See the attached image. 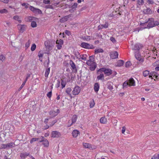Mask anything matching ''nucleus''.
Returning <instances> with one entry per match:
<instances>
[{
  "instance_id": "nucleus-1",
  "label": "nucleus",
  "mask_w": 159,
  "mask_h": 159,
  "mask_svg": "<svg viewBox=\"0 0 159 159\" xmlns=\"http://www.w3.org/2000/svg\"><path fill=\"white\" fill-rule=\"evenodd\" d=\"M148 22V25H147V28L148 29L152 28L156 25H158L159 24V22L157 21H154V19L153 18H149L148 21H147L144 23H141L140 25H143L145 23ZM145 28H147L145 27Z\"/></svg>"
},
{
  "instance_id": "nucleus-2",
  "label": "nucleus",
  "mask_w": 159,
  "mask_h": 159,
  "mask_svg": "<svg viewBox=\"0 0 159 159\" xmlns=\"http://www.w3.org/2000/svg\"><path fill=\"white\" fill-rule=\"evenodd\" d=\"M80 46L82 48L86 49H92L94 48V47L93 45L84 42L81 43Z\"/></svg>"
},
{
  "instance_id": "nucleus-3",
  "label": "nucleus",
  "mask_w": 159,
  "mask_h": 159,
  "mask_svg": "<svg viewBox=\"0 0 159 159\" xmlns=\"http://www.w3.org/2000/svg\"><path fill=\"white\" fill-rule=\"evenodd\" d=\"M75 55L77 59H81L84 61L86 60L87 55L86 54L81 55L79 52H77V53H76L75 54Z\"/></svg>"
},
{
  "instance_id": "nucleus-4",
  "label": "nucleus",
  "mask_w": 159,
  "mask_h": 159,
  "mask_svg": "<svg viewBox=\"0 0 159 159\" xmlns=\"http://www.w3.org/2000/svg\"><path fill=\"white\" fill-rule=\"evenodd\" d=\"M80 88L78 86H76L74 88L72 91V93L73 95H78L80 92Z\"/></svg>"
},
{
  "instance_id": "nucleus-5",
  "label": "nucleus",
  "mask_w": 159,
  "mask_h": 159,
  "mask_svg": "<svg viewBox=\"0 0 159 159\" xmlns=\"http://www.w3.org/2000/svg\"><path fill=\"white\" fill-rule=\"evenodd\" d=\"M57 44V47L58 49H60L62 48V45L63 44V41L62 40L60 39L57 40L56 42Z\"/></svg>"
},
{
  "instance_id": "nucleus-6",
  "label": "nucleus",
  "mask_w": 159,
  "mask_h": 159,
  "mask_svg": "<svg viewBox=\"0 0 159 159\" xmlns=\"http://www.w3.org/2000/svg\"><path fill=\"white\" fill-rule=\"evenodd\" d=\"M17 28L18 30L22 33H23L25 30L26 25H18Z\"/></svg>"
},
{
  "instance_id": "nucleus-7",
  "label": "nucleus",
  "mask_w": 159,
  "mask_h": 159,
  "mask_svg": "<svg viewBox=\"0 0 159 159\" xmlns=\"http://www.w3.org/2000/svg\"><path fill=\"white\" fill-rule=\"evenodd\" d=\"M94 57L93 56H92L89 57V59L86 62V64L88 65H91L92 64L96 63L94 61Z\"/></svg>"
},
{
  "instance_id": "nucleus-8",
  "label": "nucleus",
  "mask_w": 159,
  "mask_h": 159,
  "mask_svg": "<svg viewBox=\"0 0 159 159\" xmlns=\"http://www.w3.org/2000/svg\"><path fill=\"white\" fill-rule=\"evenodd\" d=\"M42 139L39 141L40 142H43L42 143L45 147H48L49 145V142L46 139H44L43 137L41 136Z\"/></svg>"
},
{
  "instance_id": "nucleus-9",
  "label": "nucleus",
  "mask_w": 159,
  "mask_h": 159,
  "mask_svg": "<svg viewBox=\"0 0 159 159\" xmlns=\"http://www.w3.org/2000/svg\"><path fill=\"white\" fill-rule=\"evenodd\" d=\"M61 136L60 132L57 131H53L51 134V137L53 138H58Z\"/></svg>"
},
{
  "instance_id": "nucleus-10",
  "label": "nucleus",
  "mask_w": 159,
  "mask_h": 159,
  "mask_svg": "<svg viewBox=\"0 0 159 159\" xmlns=\"http://www.w3.org/2000/svg\"><path fill=\"white\" fill-rule=\"evenodd\" d=\"M70 64L74 72H77V70L76 68L74 62L72 60H70Z\"/></svg>"
},
{
  "instance_id": "nucleus-11",
  "label": "nucleus",
  "mask_w": 159,
  "mask_h": 159,
  "mask_svg": "<svg viewBox=\"0 0 159 159\" xmlns=\"http://www.w3.org/2000/svg\"><path fill=\"white\" fill-rule=\"evenodd\" d=\"M143 46L140 43H137L134 45L133 49L135 50L139 51L140 48H142Z\"/></svg>"
},
{
  "instance_id": "nucleus-12",
  "label": "nucleus",
  "mask_w": 159,
  "mask_h": 159,
  "mask_svg": "<svg viewBox=\"0 0 159 159\" xmlns=\"http://www.w3.org/2000/svg\"><path fill=\"white\" fill-rule=\"evenodd\" d=\"M118 54L116 51H114L111 54L110 57L112 59H115L118 57Z\"/></svg>"
},
{
  "instance_id": "nucleus-13",
  "label": "nucleus",
  "mask_w": 159,
  "mask_h": 159,
  "mask_svg": "<svg viewBox=\"0 0 159 159\" xmlns=\"http://www.w3.org/2000/svg\"><path fill=\"white\" fill-rule=\"evenodd\" d=\"M141 55L139 52H138L137 54H135V57L136 58L139 60L141 62L143 61V60L141 58Z\"/></svg>"
},
{
  "instance_id": "nucleus-14",
  "label": "nucleus",
  "mask_w": 159,
  "mask_h": 159,
  "mask_svg": "<svg viewBox=\"0 0 159 159\" xmlns=\"http://www.w3.org/2000/svg\"><path fill=\"white\" fill-rule=\"evenodd\" d=\"M77 116L75 115H73L72 116V119H71V121H72V123L69 125H68L67 127H70V126L73 123H75L77 120Z\"/></svg>"
},
{
  "instance_id": "nucleus-15",
  "label": "nucleus",
  "mask_w": 159,
  "mask_h": 159,
  "mask_svg": "<svg viewBox=\"0 0 159 159\" xmlns=\"http://www.w3.org/2000/svg\"><path fill=\"white\" fill-rule=\"evenodd\" d=\"M128 83L129 84V86H134L135 85V82L134 79L131 78H130L128 81Z\"/></svg>"
},
{
  "instance_id": "nucleus-16",
  "label": "nucleus",
  "mask_w": 159,
  "mask_h": 159,
  "mask_svg": "<svg viewBox=\"0 0 159 159\" xmlns=\"http://www.w3.org/2000/svg\"><path fill=\"white\" fill-rule=\"evenodd\" d=\"M104 74L107 76H109L112 73V70L109 69H105L104 72Z\"/></svg>"
},
{
  "instance_id": "nucleus-17",
  "label": "nucleus",
  "mask_w": 159,
  "mask_h": 159,
  "mask_svg": "<svg viewBox=\"0 0 159 159\" xmlns=\"http://www.w3.org/2000/svg\"><path fill=\"white\" fill-rule=\"evenodd\" d=\"M157 73L155 72H151L149 75V78H152V77H155L156 79H158V76L156 75Z\"/></svg>"
},
{
  "instance_id": "nucleus-18",
  "label": "nucleus",
  "mask_w": 159,
  "mask_h": 159,
  "mask_svg": "<svg viewBox=\"0 0 159 159\" xmlns=\"http://www.w3.org/2000/svg\"><path fill=\"white\" fill-rule=\"evenodd\" d=\"M143 12L145 14H149L152 13V11L149 8H147L146 9L143 10Z\"/></svg>"
},
{
  "instance_id": "nucleus-19",
  "label": "nucleus",
  "mask_w": 159,
  "mask_h": 159,
  "mask_svg": "<svg viewBox=\"0 0 159 159\" xmlns=\"http://www.w3.org/2000/svg\"><path fill=\"white\" fill-rule=\"evenodd\" d=\"M90 66L89 69L91 71L94 70L97 67V64L96 63H94L92 64L91 65H89Z\"/></svg>"
},
{
  "instance_id": "nucleus-20",
  "label": "nucleus",
  "mask_w": 159,
  "mask_h": 159,
  "mask_svg": "<svg viewBox=\"0 0 159 159\" xmlns=\"http://www.w3.org/2000/svg\"><path fill=\"white\" fill-rule=\"evenodd\" d=\"M99 88V84L98 83H95L94 86V91L96 93L98 92Z\"/></svg>"
},
{
  "instance_id": "nucleus-21",
  "label": "nucleus",
  "mask_w": 159,
  "mask_h": 159,
  "mask_svg": "<svg viewBox=\"0 0 159 159\" xmlns=\"http://www.w3.org/2000/svg\"><path fill=\"white\" fill-rule=\"evenodd\" d=\"M49 114L51 115V118H53L57 115V113L56 111H50L49 113Z\"/></svg>"
},
{
  "instance_id": "nucleus-22",
  "label": "nucleus",
  "mask_w": 159,
  "mask_h": 159,
  "mask_svg": "<svg viewBox=\"0 0 159 159\" xmlns=\"http://www.w3.org/2000/svg\"><path fill=\"white\" fill-rule=\"evenodd\" d=\"M79 133L80 132L79 131L77 130H74L72 132V136L76 138L78 136Z\"/></svg>"
},
{
  "instance_id": "nucleus-23",
  "label": "nucleus",
  "mask_w": 159,
  "mask_h": 159,
  "mask_svg": "<svg viewBox=\"0 0 159 159\" xmlns=\"http://www.w3.org/2000/svg\"><path fill=\"white\" fill-rule=\"evenodd\" d=\"M29 154V153H28L26 152L21 153L20 154V157L21 158L25 159L27 156H28Z\"/></svg>"
},
{
  "instance_id": "nucleus-24",
  "label": "nucleus",
  "mask_w": 159,
  "mask_h": 159,
  "mask_svg": "<svg viewBox=\"0 0 159 159\" xmlns=\"http://www.w3.org/2000/svg\"><path fill=\"white\" fill-rule=\"evenodd\" d=\"M107 88L110 90H112L113 89V83L110 81H109L107 83Z\"/></svg>"
},
{
  "instance_id": "nucleus-25",
  "label": "nucleus",
  "mask_w": 159,
  "mask_h": 159,
  "mask_svg": "<svg viewBox=\"0 0 159 159\" xmlns=\"http://www.w3.org/2000/svg\"><path fill=\"white\" fill-rule=\"evenodd\" d=\"M44 44L47 49L49 51H50L52 49V46L49 44L48 42H45Z\"/></svg>"
},
{
  "instance_id": "nucleus-26",
  "label": "nucleus",
  "mask_w": 159,
  "mask_h": 159,
  "mask_svg": "<svg viewBox=\"0 0 159 159\" xmlns=\"http://www.w3.org/2000/svg\"><path fill=\"white\" fill-rule=\"evenodd\" d=\"M124 63V61L122 60H119L118 61L116 66H121L123 65Z\"/></svg>"
},
{
  "instance_id": "nucleus-27",
  "label": "nucleus",
  "mask_w": 159,
  "mask_h": 159,
  "mask_svg": "<svg viewBox=\"0 0 159 159\" xmlns=\"http://www.w3.org/2000/svg\"><path fill=\"white\" fill-rule=\"evenodd\" d=\"M71 91V89L70 88H68L66 90V92L69 95L70 97L71 98H72V96H71V94L70 93V92Z\"/></svg>"
},
{
  "instance_id": "nucleus-28",
  "label": "nucleus",
  "mask_w": 159,
  "mask_h": 159,
  "mask_svg": "<svg viewBox=\"0 0 159 159\" xmlns=\"http://www.w3.org/2000/svg\"><path fill=\"white\" fill-rule=\"evenodd\" d=\"M103 52V50L102 48L96 49L95 50L94 52L95 54L99 53H102Z\"/></svg>"
},
{
  "instance_id": "nucleus-29",
  "label": "nucleus",
  "mask_w": 159,
  "mask_h": 159,
  "mask_svg": "<svg viewBox=\"0 0 159 159\" xmlns=\"http://www.w3.org/2000/svg\"><path fill=\"white\" fill-rule=\"evenodd\" d=\"M97 79L98 80H103L104 79V74L102 73L100 75L97 76Z\"/></svg>"
},
{
  "instance_id": "nucleus-30",
  "label": "nucleus",
  "mask_w": 159,
  "mask_h": 159,
  "mask_svg": "<svg viewBox=\"0 0 159 159\" xmlns=\"http://www.w3.org/2000/svg\"><path fill=\"white\" fill-rule=\"evenodd\" d=\"M107 122L106 119L104 117H102L100 119V122L101 123L105 124Z\"/></svg>"
},
{
  "instance_id": "nucleus-31",
  "label": "nucleus",
  "mask_w": 159,
  "mask_h": 159,
  "mask_svg": "<svg viewBox=\"0 0 159 159\" xmlns=\"http://www.w3.org/2000/svg\"><path fill=\"white\" fill-rule=\"evenodd\" d=\"M7 144L8 148H14L15 147V145L12 142Z\"/></svg>"
},
{
  "instance_id": "nucleus-32",
  "label": "nucleus",
  "mask_w": 159,
  "mask_h": 159,
  "mask_svg": "<svg viewBox=\"0 0 159 159\" xmlns=\"http://www.w3.org/2000/svg\"><path fill=\"white\" fill-rule=\"evenodd\" d=\"M68 20V19L66 16H65L61 19L60 20V22H64L67 21Z\"/></svg>"
},
{
  "instance_id": "nucleus-33",
  "label": "nucleus",
  "mask_w": 159,
  "mask_h": 159,
  "mask_svg": "<svg viewBox=\"0 0 159 159\" xmlns=\"http://www.w3.org/2000/svg\"><path fill=\"white\" fill-rule=\"evenodd\" d=\"M61 88L63 89L64 88L66 85L65 81H64L62 79H61Z\"/></svg>"
},
{
  "instance_id": "nucleus-34",
  "label": "nucleus",
  "mask_w": 159,
  "mask_h": 159,
  "mask_svg": "<svg viewBox=\"0 0 159 159\" xmlns=\"http://www.w3.org/2000/svg\"><path fill=\"white\" fill-rule=\"evenodd\" d=\"M50 70V67L46 69V71L45 74V76L46 77H47L49 73Z\"/></svg>"
},
{
  "instance_id": "nucleus-35",
  "label": "nucleus",
  "mask_w": 159,
  "mask_h": 159,
  "mask_svg": "<svg viewBox=\"0 0 159 159\" xmlns=\"http://www.w3.org/2000/svg\"><path fill=\"white\" fill-rule=\"evenodd\" d=\"M13 18L15 20L18 21L20 23L21 22V20H19V17L18 16L16 15L14 16Z\"/></svg>"
},
{
  "instance_id": "nucleus-36",
  "label": "nucleus",
  "mask_w": 159,
  "mask_h": 159,
  "mask_svg": "<svg viewBox=\"0 0 159 159\" xmlns=\"http://www.w3.org/2000/svg\"><path fill=\"white\" fill-rule=\"evenodd\" d=\"M149 72L148 70H146L143 72V75L144 77L147 76L148 75H149Z\"/></svg>"
},
{
  "instance_id": "nucleus-37",
  "label": "nucleus",
  "mask_w": 159,
  "mask_h": 159,
  "mask_svg": "<svg viewBox=\"0 0 159 159\" xmlns=\"http://www.w3.org/2000/svg\"><path fill=\"white\" fill-rule=\"evenodd\" d=\"M78 5V4L77 3H75L74 5L71 6L70 8H71L72 9H74L73 11H75L76 10V8L77 7Z\"/></svg>"
},
{
  "instance_id": "nucleus-38",
  "label": "nucleus",
  "mask_w": 159,
  "mask_h": 159,
  "mask_svg": "<svg viewBox=\"0 0 159 159\" xmlns=\"http://www.w3.org/2000/svg\"><path fill=\"white\" fill-rule=\"evenodd\" d=\"M39 139V138H33L31 139L30 140V143H32L33 142L37 141Z\"/></svg>"
},
{
  "instance_id": "nucleus-39",
  "label": "nucleus",
  "mask_w": 159,
  "mask_h": 159,
  "mask_svg": "<svg viewBox=\"0 0 159 159\" xmlns=\"http://www.w3.org/2000/svg\"><path fill=\"white\" fill-rule=\"evenodd\" d=\"M83 145L84 147L86 148H90V145L88 143H84L83 144Z\"/></svg>"
},
{
  "instance_id": "nucleus-40",
  "label": "nucleus",
  "mask_w": 159,
  "mask_h": 159,
  "mask_svg": "<svg viewBox=\"0 0 159 159\" xmlns=\"http://www.w3.org/2000/svg\"><path fill=\"white\" fill-rule=\"evenodd\" d=\"M35 14H41L42 13L41 11L39 9L36 8L34 12Z\"/></svg>"
},
{
  "instance_id": "nucleus-41",
  "label": "nucleus",
  "mask_w": 159,
  "mask_h": 159,
  "mask_svg": "<svg viewBox=\"0 0 159 159\" xmlns=\"http://www.w3.org/2000/svg\"><path fill=\"white\" fill-rule=\"evenodd\" d=\"M105 69V68H102L100 69H99L98 70H97V74H99V72H101V73H102V72H104Z\"/></svg>"
},
{
  "instance_id": "nucleus-42",
  "label": "nucleus",
  "mask_w": 159,
  "mask_h": 159,
  "mask_svg": "<svg viewBox=\"0 0 159 159\" xmlns=\"http://www.w3.org/2000/svg\"><path fill=\"white\" fill-rule=\"evenodd\" d=\"M36 48V45L35 44L33 43L32 44L31 48V50L32 51H34L35 50Z\"/></svg>"
},
{
  "instance_id": "nucleus-43",
  "label": "nucleus",
  "mask_w": 159,
  "mask_h": 159,
  "mask_svg": "<svg viewBox=\"0 0 159 159\" xmlns=\"http://www.w3.org/2000/svg\"><path fill=\"white\" fill-rule=\"evenodd\" d=\"M131 65V64L130 61H128L126 62L125 63V66L126 67H129Z\"/></svg>"
},
{
  "instance_id": "nucleus-44",
  "label": "nucleus",
  "mask_w": 159,
  "mask_h": 159,
  "mask_svg": "<svg viewBox=\"0 0 159 159\" xmlns=\"http://www.w3.org/2000/svg\"><path fill=\"white\" fill-rule=\"evenodd\" d=\"M31 26L33 27H35L37 26V24L36 22L32 21L31 23Z\"/></svg>"
},
{
  "instance_id": "nucleus-45",
  "label": "nucleus",
  "mask_w": 159,
  "mask_h": 159,
  "mask_svg": "<svg viewBox=\"0 0 159 159\" xmlns=\"http://www.w3.org/2000/svg\"><path fill=\"white\" fill-rule=\"evenodd\" d=\"M129 85V84L128 82H125L123 84V88H126L128 85Z\"/></svg>"
},
{
  "instance_id": "nucleus-46",
  "label": "nucleus",
  "mask_w": 159,
  "mask_h": 159,
  "mask_svg": "<svg viewBox=\"0 0 159 159\" xmlns=\"http://www.w3.org/2000/svg\"><path fill=\"white\" fill-rule=\"evenodd\" d=\"M83 39L86 40H89L90 39V37L89 36H85L82 37Z\"/></svg>"
},
{
  "instance_id": "nucleus-47",
  "label": "nucleus",
  "mask_w": 159,
  "mask_h": 159,
  "mask_svg": "<svg viewBox=\"0 0 159 159\" xmlns=\"http://www.w3.org/2000/svg\"><path fill=\"white\" fill-rule=\"evenodd\" d=\"M7 12V11L5 9L0 10V13L2 14Z\"/></svg>"
},
{
  "instance_id": "nucleus-48",
  "label": "nucleus",
  "mask_w": 159,
  "mask_h": 159,
  "mask_svg": "<svg viewBox=\"0 0 159 159\" xmlns=\"http://www.w3.org/2000/svg\"><path fill=\"white\" fill-rule=\"evenodd\" d=\"M30 40H28V42H27L25 44V49H27L30 46Z\"/></svg>"
},
{
  "instance_id": "nucleus-49",
  "label": "nucleus",
  "mask_w": 159,
  "mask_h": 159,
  "mask_svg": "<svg viewBox=\"0 0 159 159\" xmlns=\"http://www.w3.org/2000/svg\"><path fill=\"white\" fill-rule=\"evenodd\" d=\"M36 9V8H34V7L32 6H30V10L34 13L35 12Z\"/></svg>"
},
{
  "instance_id": "nucleus-50",
  "label": "nucleus",
  "mask_w": 159,
  "mask_h": 159,
  "mask_svg": "<svg viewBox=\"0 0 159 159\" xmlns=\"http://www.w3.org/2000/svg\"><path fill=\"white\" fill-rule=\"evenodd\" d=\"M11 25V23L9 22V21H6V24L4 25V26L7 27V26L10 27Z\"/></svg>"
},
{
  "instance_id": "nucleus-51",
  "label": "nucleus",
  "mask_w": 159,
  "mask_h": 159,
  "mask_svg": "<svg viewBox=\"0 0 159 159\" xmlns=\"http://www.w3.org/2000/svg\"><path fill=\"white\" fill-rule=\"evenodd\" d=\"M103 28H107L108 26V24L107 22H106L104 25H102Z\"/></svg>"
},
{
  "instance_id": "nucleus-52",
  "label": "nucleus",
  "mask_w": 159,
  "mask_h": 159,
  "mask_svg": "<svg viewBox=\"0 0 159 159\" xmlns=\"http://www.w3.org/2000/svg\"><path fill=\"white\" fill-rule=\"evenodd\" d=\"M21 5L23 6H25V8H27L28 7V5H29V4L27 3H23L21 4Z\"/></svg>"
},
{
  "instance_id": "nucleus-53",
  "label": "nucleus",
  "mask_w": 159,
  "mask_h": 159,
  "mask_svg": "<svg viewBox=\"0 0 159 159\" xmlns=\"http://www.w3.org/2000/svg\"><path fill=\"white\" fill-rule=\"evenodd\" d=\"M138 2L139 5H142L144 3L143 0H138Z\"/></svg>"
},
{
  "instance_id": "nucleus-54",
  "label": "nucleus",
  "mask_w": 159,
  "mask_h": 159,
  "mask_svg": "<svg viewBox=\"0 0 159 159\" xmlns=\"http://www.w3.org/2000/svg\"><path fill=\"white\" fill-rule=\"evenodd\" d=\"M45 8H47V9H48V8L53 9V8L52 6V5H49L45 6Z\"/></svg>"
},
{
  "instance_id": "nucleus-55",
  "label": "nucleus",
  "mask_w": 159,
  "mask_h": 159,
  "mask_svg": "<svg viewBox=\"0 0 159 159\" xmlns=\"http://www.w3.org/2000/svg\"><path fill=\"white\" fill-rule=\"evenodd\" d=\"M43 2L45 4H48L50 3V1L48 0H43Z\"/></svg>"
},
{
  "instance_id": "nucleus-56",
  "label": "nucleus",
  "mask_w": 159,
  "mask_h": 159,
  "mask_svg": "<svg viewBox=\"0 0 159 159\" xmlns=\"http://www.w3.org/2000/svg\"><path fill=\"white\" fill-rule=\"evenodd\" d=\"M26 82V81H24L23 83H22V84L21 86L20 87V88L19 89V90H21L23 87L24 85H25V83Z\"/></svg>"
},
{
  "instance_id": "nucleus-57",
  "label": "nucleus",
  "mask_w": 159,
  "mask_h": 159,
  "mask_svg": "<svg viewBox=\"0 0 159 159\" xmlns=\"http://www.w3.org/2000/svg\"><path fill=\"white\" fill-rule=\"evenodd\" d=\"M110 40L114 43H115L116 42V41L115 39L113 37H111Z\"/></svg>"
},
{
  "instance_id": "nucleus-58",
  "label": "nucleus",
  "mask_w": 159,
  "mask_h": 159,
  "mask_svg": "<svg viewBox=\"0 0 159 159\" xmlns=\"http://www.w3.org/2000/svg\"><path fill=\"white\" fill-rule=\"evenodd\" d=\"M52 95V91H51L49 92L47 94V96L49 98H50L51 97Z\"/></svg>"
},
{
  "instance_id": "nucleus-59",
  "label": "nucleus",
  "mask_w": 159,
  "mask_h": 159,
  "mask_svg": "<svg viewBox=\"0 0 159 159\" xmlns=\"http://www.w3.org/2000/svg\"><path fill=\"white\" fill-rule=\"evenodd\" d=\"M5 57L4 56L2 55H0V60L3 61L5 60Z\"/></svg>"
},
{
  "instance_id": "nucleus-60",
  "label": "nucleus",
  "mask_w": 159,
  "mask_h": 159,
  "mask_svg": "<svg viewBox=\"0 0 159 159\" xmlns=\"http://www.w3.org/2000/svg\"><path fill=\"white\" fill-rule=\"evenodd\" d=\"M57 120H53L52 122L51 123V124L50 125V126H52L56 123L57 122Z\"/></svg>"
},
{
  "instance_id": "nucleus-61",
  "label": "nucleus",
  "mask_w": 159,
  "mask_h": 159,
  "mask_svg": "<svg viewBox=\"0 0 159 159\" xmlns=\"http://www.w3.org/2000/svg\"><path fill=\"white\" fill-rule=\"evenodd\" d=\"M60 81L59 80H57V84L56 85V87L57 88L59 87L60 86Z\"/></svg>"
},
{
  "instance_id": "nucleus-62",
  "label": "nucleus",
  "mask_w": 159,
  "mask_h": 159,
  "mask_svg": "<svg viewBox=\"0 0 159 159\" xmlns=\"http://www.w3.org/2000/svg\"><path fill=\"white\" fill-rule=\"evenodd\" d=\"M34 17L31 16H29L28 18V21H32L33 20Z\"/></svg>"
},
{
  "instance_id": "nucleus-63",
  "label": "nucleus",
  "mask_w": 159,
  "mask_h": 159,
  "mask_svg": "<svg viewBox=\"0 0 159 159\" xmlns=\"http://www.w3.org/2000/svg\"><path fill=\"white\" fill-rule=\"evenodd\" d=\"M65 33L68 36L70 35L71 34L70 32L68 30H66L65 31Z\"/></svg>"
},
{
  "instance_id": "nucleus-64",
  "label": "nucleus",
  "mask_w": 159,
  "mask_h": 159,
  "mask_svg": "<svg viewBox=\"0 0 159 159\" xmlns=\"http://www.w3.org/2000/svg\"><path fill=\"white\" fill-rule=\"evenodd\" d=\"M151 159H159L157 155H155L153 156Z\"/></svg>"
}]
</instances>
